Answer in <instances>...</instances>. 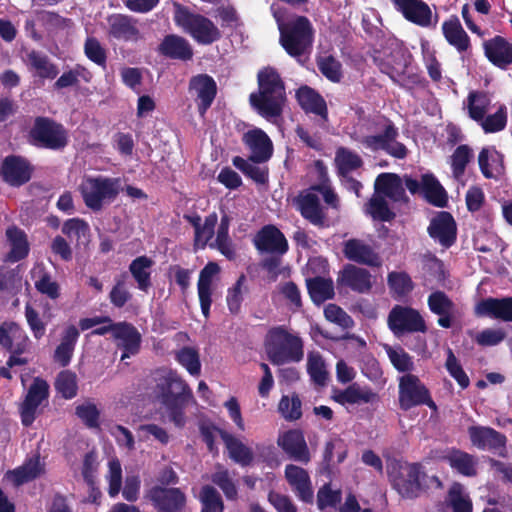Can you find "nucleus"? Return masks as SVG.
<instances>
[{
    "label": "nucleus",
    "mask_w": 512,
    "mask_h": 512,
    "mask_svg": "<svg viewBox=\"0 0 512 512\" xmlns=\"http://www.w3.org/2000/svg\"><path fill=\"white\" fill-rule=\"evenodd\" d=\"M154 393L166 408L170 420L181 428L185 425V408L192 398V390L180 375L171 369L156 370Z\"/></svg>",
    "instance_id": "1"
},
{
    "label": "nucleus",
    "mask_w": 512,
    "mask_h": 512,
    "mask_svg": "<svg viewBox=\"0 0 512 512\" xmlns=\"http://www.w3.org/2000/svg\"><path fill=\"white\" fill-rule=\"evenodd\" d=\"M258 91L249 96V103L265 119L280 117L286 98L283 79L276 68L267 66L257 74Z\"/></svg>",
    "instance_id": "2"
},
{
    "label": "nucleus",
    "mask_w": 512,
    "mask_h": 512,
    "mask_svg": "<svg viewBox=\"0 0 512 512\" xmlns=\"http://www.w3.org/2000/svg\"><path fill=\"white\" fill-rule=\"evenodd\" d=\"M267 356L274 365L299 362L303 358V342L284 326L269 329L265 339Z\"/></svg>",
    "instance_id": "3"
},
{
    "label": "nucleus",
    "mask_w": 512,
    "mask_h": 512,
    "mask_svg": "<svg viewBox=\"0 0 512 512\" xmlns=\"http://www.w3.org/2000/svg\"><path fill=\"white\" fill-rule=\"evenodd\" d=\"M27 140L30 145L51 151H63L69 144L65 126L48 116H37L30 127Z\"/></svg>",
    "instance_id": "4"
},
{
    "label": "nucleus",
    "mask_w": 512,
    "mask_h": 512,
    "mask_svg": "<svg viewBox=\"0 0 512 512\" xmlns=\"http://www.w3.org/2000/svg\"><path fill=\"white\" fill-rule=\"evenodd\" d=\"M280 44L292 57H300L312 46L314 29L306 16H296L294 19L280 25Z\"/></svg>",
    "instance_id": "5"
},
{
    "label": "nucleus",
    "mask_w": 512,
    "mask_h": 512,
    "mask_svg": "<svg viewBox=\"0 0 512 512\" xmlns=\"http://www.w3.org/2000/svg\"><path fill=\"white\" fill-rule=\"evenodd\" d=\"M392 487L404 499H416L427 492L428 475L420 463H407L390 474Z\"/></svg>",
    "instance_id": "6"
},
{
    "label": "nucleus",
    "mask_w": 512,
    "mask_h": 512,
    "mask_svg": "<svg viewBox=\"0 0 512 512\" xmlns=\"http://www.w3.org/2000/svg\"><path fill=\"white\" fill-rule=\"evenodd\" d=\"M175 22L200 45H211L222 38V33L212 20L187 8L179 9Z\"/></svg>",
    "instance_id": "7"
},
{
    "label": "nucleus",
    "mask_w": 512,
    "mask_h": 512,
    "mask_svg": "<svg viewBox=\"0 0 512 512\" xmlns=\"http://www.w3.org/2000/svg\"><path fill=\"white\" fill-rule=\"evenodd\" d=\"M119 180L108 177H89L80 185L79 190L85 205L93 210L100 211L105 200L113 201L119 194Z\"/></svg>",
    "instance_id": "8"
},
{
    "label": "nucleus",
    "mask_w": 512,
    "mask_h": 512,
    "mask_svg": "<svg viewBox=\"0 0 512 512\" xmlns=\"http://www.w3.org/2000/svg\"><path fill=\"white\" fill-rule=\"evenodd\" d=\"M377 125L382 128V132L365 136L360 142L372 151L382 150L394 158L404 159L408 150L403 143L396 141L399 133L395 124L389 118L382 117Z\"/></svg>",
    "instance_id": "9"
},
{
    "label": "nucleus",
    "mask_w": 512,
    "mask_h": 512,
    "mask_svg": "<svg viewBox=\"0 0 512 512\" xmlns=\"http://www.w3.org/2000/svg\"><path fill=\"white\" fill-rule=\"evenodd\" d=\"M399 407L408 411L414 407L426 405L436 411L437 405L426 385L417 375L407 373L399 379Z\"/></svg>",
    "instance_id": "10"
},
{
    "label": "nucleus",
    "mask_w": 512,
    "mask_h": 512,
    "mask_svg": "<svg viewBox=\"0 0 512 512\" xmlns=\"http://www.w3.org/2000/svg\"><path fill=\"white\" fill-rule=\"evenodd\" d=\"M387 325L396 337L427 331L426 322L417 309L398 304L389 311Z\"/></svg>",
    "instance_id": "11"
},
{
    "label": "nucleus",
    "mask_w": 512,
    "mask_h": 512,
    "mask_svg": "<svg viewBox=\"0 0 512 512\" xmlns=\"http://www.w3.org/2000/svg\"><path fill=\"white\" fill-rule=\"evenodd\" d=\"M471 444L479 450L490 451L501 457L507 455V437L489 426L473 425L468 428Z\"/></svg>",
    "instance_id": "12"
},
{
    "label": "nucleus",
    "mask_w": 512,
    "mask_h": 512,
    "mask_svg": "<svg viewBox=\"0 0 512 512\" xmlns=\"http://www.w3.org/2000/svg\"><path fill=\"white\" fill-rule=\"evenodd\" d=\"M147 497L157 512H183L187 504L186 494L177 487L153 486Z\"/></svg>",
    "instance_id": "13"
},
{
    "label": "nucleus",
    "mask_w": 512,
    "mask_h": 512,
    "mask_svg": "<svg viewBox=\"0 0 512 512\" xmlns=\"http://www.w3.org/2000/svg\"><path fill=\"white\" fill-rule=\"evenodd\" d=\"M457 231V223L448 211H438L427 227L429 237L445 249L456 243Z\"/></svg>",
    "instance_id": "14"
},
{
    "label": "nucleus",
    "mask_w": 512,
    "mask_h": 512,
    "mask_svg": "<svg viewBox=\"0 0 512 512\" xmlns=\"http://www.w3.org/2000/svg\"><path fill=\"white\" fill-rule=\"evenodd\" d=\"M33 172L34 166L28 159L20 155L6 156L0 166L2 179L12 187H20L28 183Z\"/></svg>",
    "instance_id": "15"
},
{
    "label": "nucleus",
    "mask_w": 512,
    "mask_h": 512,
    "mask_svg": "<svg viewBox=\"0 0 512 512\" xmlns=\"http://www.w3.org/2000/svg\"><path fill=\"white\" fill-rule=\"evenodd\" d=\"M253 244L259 252L283 256L289 250L288 241L283 232L275 225L263 226L254 236Z\"/></svg>",
    "instance_id": "16"
},
{
    "label": "nucleus",
    "mask_w": 512,
    "mask_h": 512,
    "mask_svg": "<svg viewBox=\"0 0 512 512\" xmlns=\"http://www.w3.org/2000/svg\"><path fill=\"white\" fill-rule=\"evenodd\" d=\"M31 341L25 330L14 321H4L0 324V346L13 354L28 352Z\"/></svg>",
    "instance_id": "17"
},
{
    "label": "nucleus",
    "mask_w": 512,
    "mask_h": 512,
    "mask_svg": "<svg viewBox=\"0 0 512 512\" xmlns=\"http://www.w3.org/2000/svg\"><path fill=\"white\" fill-rule=\"evenodd\" d=\"M277 444L290 459L302 464H308L311 461V453L302 430L285 431L279 436Z\"/></svg>",
    "instance_id": "18"
},
{
    "label": "nucleus",
    "mask_w": 512,
    "mask_h": 512,
    "mask_svg": "<svg viewBox=\"0 0 512 512\" xmlns=\"http://www.w3.org/2000/svg\"><path fill=\"white\" fill-rule=\"evenodd\" d=\"M242 142L251 151L249 160L253 163H265L273 155V142L267 133L260 128H254L244 133Z\"/></svg>",
    "instance_id": "19"
},
{
    "label": "nucleus",
    "mask_w": 512,
    "mask_h": 512,
    "mask_svg": "<svg viewBox=\"0 0 512 512\" xmlns=\"http://www.w3.org/2000/svg\"><path fill=\"white\" fill-rule=\"evenodd\" d=\"M337 284L356 293L366 294L373 286L372 275L367 269L348 263L338 273Z\"/></svg>",
    "instance_id": "20"
},
{
    "label": "nucleus",
    "mask_w": 512,
    "mask_h": 512,
    "mask_svg": "<svg viewBox=\"0 0 512 512\" xmlns=\"http://www.w3.org/2000/svg\"><path fill=\"white\" fill-rule=\"evenodd\" d=\"M189 91L195 92L198 113L204 117L216 98V81L208 74H198L190 79Z\"/></svg>",
    "instance_id": "21"
},
{
    "label": "nucleus",
    "mask_w": 512,
    "mask_h": 512,
    "mask_svg": "<svg viewBox=\"0 0 512 512\" xmlns=\"http://www.w3.org/2000/svg\"><path fill=\"white\" fill-rule=\"evenodd\" d=\"M49 395V386L43 379L36 378L31 384L23 403L20 406L22 424L30 426L35 420L37 408Z\"/></svg>",
    "instance_id": "22"
},
{
    "label": "nucleus",
    "mask_w": 512,
    "mask_h": 512,
    "mask_svg": "<svg viewBox=\"0 0 512 512\" xmlns=\"http://www.w3.org/2000/svg\"><path fill=\"white\" fill-rule=\"evenodd\" d=\"M284 475L299 500L304 503L313 502L314 491L307 470L294 464H288L285 467Z\"/></svg>",
    "instance_id": "23"
},
{
    "label": "nucleus",
    "mask_w": 512,
    "mask_h": 512,
    "mask_svg": "<svg viewBox=\"0 0 512 512\" xmlns=\"http://www.w3.org/2000/svg\"><path fill=\"white\" fill-rule=\"evenodd\" d=\"M297 209L301 216L311 224L323 227L326 221V214L312 186L301 192L296 198Z\"/></svg>",
    "instance_id": "24"
},
{
    "label": "nucleus",
    "mask_w": 512,
    "mask_h": 512,
    "mask_svg": "<svg viewBox=\"0 0 512 512\" xmlns=\"http://www.w3.org/2000/svg\"><path fill=\"white\" fill-rule=\"evenodd\" d=\"M474 313L477 317H489L512 322V296L484 298L476 304Z\"/></svg>",
    "instance_id": "25"
},
{
    "label": "nucleus",
    "mask_w": 512,
    "mask_h": 512,
    "mask_svg": "<svg viewBox=\"0 0 512 512\" xmlns=\"http://www.w3.org/2000/svg\"><path fill=\"white\" fill-rule=\"evenodd\" d=\"M342 252L344 257L349 261L371 267L381 265L379 255L374 251L372 246L361 239L351 238L345 241L343 243Z\"/></svg>",
    "instance_id": "26"
},
{
    "label": "nucleus",
    "mask_w": 512,
    "mask_h": 512,
    "mask_svg": "<svg viewBox=\"0 0 512 512\" xmlns=\"http://www.w3.org/2000/svg\"><path fill=\"white\" fill-rule=\"evenodd\" d=\"M114 339L118 341L117 346L122 350L121 359L136 355L141 348V334L137 328L128 322H117Z\"/></svg>",
    "instance_id": "27"
},
{
    "label": "nucleus",
    "mask_w": 512,
    "mask_h": 512,
    "mask_svg": "<svg viewBox=\"0 0 512 512\" xmlns=\"http://www.w3.org/2000/svg\"><path fill=\"white\" fill-rule=\"evenodd\" d=\"M220 266L216 262H208L199 273L197 291L202 314L205 319L210 316V307L212 304V282L213 278L219 274Z\"/></svg>",
    "instance_id": "28"
},
{
    "label": "nucleus",
    "mask_w": 512,
    "mask_h": 512,
    "mask_svg": "<svg viewBox=\"0 0 512 512\" xmlns=\"http://www.w3.org/2000/svg\"><path fill=\"white\" fill-rule=\"evenodd\" d=\"M486 58L496 67L506 70L512 64V43L495 36L483 43Z\"/></svg>",
    "instance_id": "29"
},
{
    "label": "nucleus",
    "mask_w": 512,
    "mask_h": 512,
    "mask_svg": "<svg viewBox=\"0 0 512 512\" xmlns=\"http://www.w3.org/2000/svg\"><path fill=\"white\" fill-rule=\"evenodd\" d=\"M296 100L306 114H314L328 120V108L324 97L315 89L302 85L296 90Z\"/></svg>",
    "instance_id": "30"
},
{
    "label": "nucleus",
    "mask_w": 512,
    "mask_h": 512,
    "mask_svg": "<svg viewBox=\"0 0 512 512\" xmlns=\"http://www.w3.org/2000/svg\"><path fill=\"white\" fill-rule=\"evenodd\" d=\"M450 468L464 477H476L478 474V458L458 448H450L443 456Z\"/></svg>",
    "instance_id": "31"
},
{
    "label": "nucleus",
    "mask_w": 512,
    "mask_h": 512,
    "mask_svg": "<svg viewBox=\"0 0 512 512\" xmlns=\"http://www.w3.org/2000/svg\"><path fill=\"white\" fill-rule=\"evenodd\" d=\"M45 472V466L40 461V456L34 455L24 461V463L6 473V478L14 487H20L23 484L31 482L40 477Z\"/></svg>",
    "instance_id": "32"
},
{
    "label": "nucleus",
    "mask_w": 512,
    "mask_h": 512,
    "mask_svg": "<svg viewBox=\"0 0 512 512\" xmlns=\"http://www.w3.org/2000/svg\"><path fill=\"white\" fill-rule=\"evenodd\" d=\"M158 52L169 59L189 61L193 49L187 39L176 34L166 35L158 46Z\"/></svg>",
    "instance_id": "33"
},
{
    "label": "nucleus",
    "mask_w": 512,
    "mask_h": 512,
    "mask_svg": "<svg viewBox=\"0 0 512 512\" xmlns=\"http://www.w3.org/2000/svg\"><path fill=\"white\" fill-rule=\"evenodd\" d=\"M374 62L394 83H399L398 78L405 74L408 67L406 52L400 48L393 49L384 58L375 57Z\"/></svg>",
    "instance_id": "34"
},
{
    "label": "nucleus",
    "mask_w": 512,
    "mask_h": 512,
    "mask_svg": "<svg viewBox=\"0 0 512 512\" xmlns=\"http://www.w3.org/2000/svg\"><path fill=\"white\" fill-rule=\"evenodd\" d=\"M109 34L117 40L125 42L137 41L140 38V31L137 27V20L124 14H115L109 17Z\"/></svg>",
    "instance_id": "35"
},
{
    "label": "nucleus",
    "mask_w": 512,
    "mask_h": 512,
    "mask_svg": "<svg viewBox=\"0 0 512 512\" xmlns=\"http://www.w3.org/2000/svg\"><path fill=\"white\" fill-rule=\"evenodd\" d=\"M430 311L438 315L437 324L442 328H450L452 326V314L455 308L454 302L448 295L440 290L432 292L427 299Z\"/></svg>",
    "instance_id": "36"
},
{
    "label": "nucleus",
    "mask_w": 512,
    "mask_h": 512,
    "mask_svg": "<svg viewBox=\"0 0 512 512\" xmlns=\"http://www.w3.org/2000/svg\"><path fill=\"white\" fill-rule=\"evenodd\" d=\"M375 191L384 194L394 202H407L402 180L395 173H382L375 180Z\"/></svg>",
    "instance_id": "37"
},
{
    "label": "nucleus",
    "mask_w": 512,
    "mask_h": 512,
    "mask_svg": "<svg viewBox=\"0 0 512 512\" xmlns=\"http://www.w3.org/2000/svg\"><path fill=\"white\" fill-rule=\"evenodd\" d=\"M442 33L445 40L459 53L466 52L470 48V38L456 15L450 16L442 23Z\"/></svg>",
    "instance_id": "38"
},
{
    "label": "nucleus",
    "mask_w": 512,
    "mask_h": 512,
    "mask_svg": "<svg viewBox=\"0 0 512 512\" xmlns=\"http://www.w3.org/2000/svg\"><path fill=\"white\" fill-rule=\"evenodd\" d=\"M218 432L228 450L229 457L242 467L250 466L254 460L251 448L225 430L219 429Z\"/></svg>",
    "instance_id": "39"
},
{
    "label": "nucleus",
    "mask_w": 512,
    "mask_h": 512,
    "mask_svg": "<svg viewBox=\"0 0 512 512\" xmlns=\"http://www.w3.org/2000/svg\"><path fill=\"white\" fill-rule=\"evenodd\" d=\"M377 398V394L368 387H360L357 383L349 385L344 390L335 392L333 399L341 404H367L373 402Z\"/></svg>",
    "instance_id": "40"
},
{
    "label": "nucleus",
    "mask_w": 512,
    "mask_h": 512,
    "mask_svg": "<svg viewBox=\"0 0 512 512\" xmlns=\"http://www.w3.org/2000/svg\"><path fill=\"white\" fill-rule=\"evenodd\" d=\"M423 198L431 205L436 207H446L448 204V196L444 187L438 179L431 173L422 175V192Z\"/></svg>",
    "instance_id": "41"
},
{
    "label": "nucleus",
    "mask_w": 512,
    "mask_h": 512,
    "mask_svg": "<svg viewBox=\"0 0 512 512\" xmlns=\"http://www.w3.org/2000/svg\"><path fill=\"white\" fill-rule=\"evenodd\" d=\"M306 287L311 301L316 305H321L335 296L334 283L332 278L315 276L306 279Z\"/></svg>",
    "instance_id": "42"
},
{
    "label": "nucleus",
    "mask_w": 512,
    "mask_h": 512,
    "mask_svg": "<svg viewBox=\"0 0 512 512\" xmlns=\"http://www.w3.org/2000/svg\"><path fill=\"white\" fill-rule=\"evenodd\" d=\"M6 236L10 242L11 249L5 260L14 263L25 259L30 251L25 232L18 227L13 226L7 229Z\"/></svg>",
    "instance_id": "43"
},
{
    "label": "nucleus",
    "mask_w": 512,
    "mask_h": 512,
    "mask_svg": "<svg viewBox=\"0 0 512 512\" xmlns=\"http://www.w3.org/2000/svg\"><path fill=\"white\" fill-rule=\"evenodd\" d=\"M334 452H336L337 464L343 463L347 458L348 450L342 439H330L325 443L320 468L322 474L330 475L332 473L334 467Z\"/></svg>",
    "instance_id": "44"
},
{
    "label": "nucleus",
    "mask_w": 512,
    "mask_h": 512,
    "mask_svg": "<svg viewBox=\"0 0 512 512\" xmlns=\"http://www.w3.org/2000/svg\"><path fill=\"white\" fill-rule=\"evenodd\" d=\"M154 262L148 256H138L129 265V271L137 283L139 290L148 292L152 286L151 268Z\"/></svg>",
    "instance_id": "45"
},
{
    "label": "nucleus",
    "mask_w": 512,
    "mask_h": 512,
    "mask_svg": "<svg viewBox=\"0 0 512 512\" xmlns=\"http://www.w3.org/2000/svg\"><path fill=\"white\" fill-rule=\"evenodd\" d=\"M62 233L77 245H86L90 238V226L81 218L67 219L62 225Z\"/></svg>",
    "instance_id": "46"
},
{
    "label": "nucleus",
    "mask_w": 512,
    "mask_h": 512,
    "mask_svg": "<svg viewBox=\"0 0 512 512\" xmlns=\"http://www.w3.org/2000/svg\"><path fill=\"white\" fill-rule=\"evenodd\" d=\"M32 277L36 278L34 282L35 289L42 295L51 300H56L61 295L60 285L52 279L51 274L43 267L33 271Z\"/></svg>",
    "instance_id": "47"
},
{
    "label": "nucleus",
    "mask_w": 512,
    "mask_h": 512,
    "mask_svg": "<svg viewBox=\"0 0 512 512\" xmlns=\"http://www.w3.org/2000/svg\"><path fill=\"white\" fill-rule=\"evenodd\" d=\"M335 163L339 176H347L362 167L363 160L356 152L346 147H339L336 150Z\"/></svg>",
    "instance_id": "48"
},
{
    "label": "nucleus",
    "mask_w": 512,
    "mask_h": 512,
    "mask_svg": "<svg viewBox=\"0 0 512 512\" xmlns=\"http://www.w3.org/2000/svg\"><path fill=\"white\" fill-rule=\"evenodd\" d=\"M29 66L36 70L37 75L43 79H54L59 70L57 66L49 61V58L35 50L27 54Z\"/></svg>",
    "instance_id": "49"
},
{
    "label": "nucleus",
    "mask_w": 512,
    "mask_h": 512,
    "mask_svg": "<svg viewBox=\"0 0 512 512\" xmlns=\"http://www.w3.org/2000/svg\"><path fill=\"white\" fill-rule=\"evenodd\" d=\"M402 15L407 21L420 27H429L432 24V11L423 0H416Z\"/></svg>",
    "instance_id": "50"
},
{
    "label": "nucleus",
    "mask_w": 512,
    "mask_h": 512,
    "mask_svg": "<svg viewBox=\"0 0 512 512\" xmlns=\"http://www.w3.org/2000/svg\"><path fill=\"white\" fill-rule=\"evenodd\" d=\"M218 222V216L215 212L210 213L204 219V223L194 231L193 248L194 250L204 249L209 241L215 235V227Z\"/></svg>",
    "instance_id": "51"
},
{
    "label": "nucleus",
    "mask_w": 512,
    "mask_h": 512,
    "mask_svg": "<svg viewBox=\"0 0 512 512\" xmlns=\"http://www.w3.org/2000/svg\"><path fill=\"white\" fill-rule=\"evenodd\" d=\"M199 501L201 503L200 512H224L225 505L223 499L214 486H202L199 493Z\"/></svg>",
    "instance_id": "52"
},
{
    "label": "nucleus",
    "mask_w": 512,
    "mask_h": 512,
    "mask_svg": "<svg viewBox=\"0 0 512 512\" xmlns=\"http://www.w3.org/2000/svg\"><path fill=\"white\" fill-rule=\"evenodd\" d=\"M245 274H241L236 282L228 288L226 295V303L231 314L237 315L241 311L244 293L248 291Z\"/></svg>",
    "instance_id": "53"
},
{
    "label": "nucleus",
    "mask_w": 512,
    "mask_h": 512,
    "mask_svg": "<svg viewBox=\"0 0 512 512\" xmlns=\"http://www.w3.org/2000/svg\"><path fill=\"white\" fill-rule=\"evenodd\" d=\"M387 283L393 295L399 298L407 296L414 289L412 278L404 271L390 272L387 276Z\"/></svg>",
    "instance_id": "54"
},
{
    "label": "nucleus",
    "mask_w": 512,
    "mask_h": 512,
    "mask_svg": "<svg viewBox=\"0 0 512 512\" xmlns=\"http://www.w3.org/2000/svg\"><path fill=\"white\" fill-rule=\"evenodd\" d=\"M232 164L240 170L246 177L252 179L258 184H265L268 181V169L256 166L248 159L240 156H235L232 159Z\"/></svg>",
    "instance_id": "55"
},
{
    "label": "nucleus",
    "mask_w": 512,
    "mask_h": 512,
    "mask_svg": "<svg viewBox=\"0 0 512 512\" xmlns=\"http://www.w3.org/2000/svg\"><path fill=\"white\" fill-rule=\"evenodd\" d=\"M444 366L449 375L457 382L462 390L470 386V379L467 373L450 347L446 349V361Z\"/></svg>",
    "instance_id": "56"
},
{
    "label": "nucleus",
    "mask_w": 512,
    "mask_h": 512,
    "mask_svg": "<svg viewBox=\"0 0 512 512\" xmlns=\"http://www.w3.org/2000/svg\"><path fill=\"white\" fill-rule=\"evenodd\" d=\"M211 481L222 490L228 500L234 501L238 498L236 484L230 477L228 469L219 465L216 472L211 475Z\"/></svg>",
    "instance_id": "57"
},
{
    "label": "nucleus",
    "mask_w": 512,
    "mask_h": 512,
    "mask_svg": "<svg viewBox=\"0 0 512 512\" xmlns=\"http://www.w3.org/2000/svg\"><path fill=\"white\" fill-rule=\"evenodd\" d=\"M467 100L469 117L476 122L483 120L490 102L487 95L484 92L472 91Z\"/></svg>",
    "instance_id": "58"
},
{
    "label": "nucleus",
    "mask_w": 512,
    "mask_h": 512,
    "mask_svg": "<svg viewBox=\"0 0 512 512\" xmlns=\"http://www.w3.org/2000/svg\"><path fill=\"white\" fill-rule=\"evenodd\" d=\"M55 389L65 399L74 398L78 391L76 374L70 370L61 371L56 378Z\"/></svg>",
    "instance_id": "59"
},
{
    "label": "nucleus",
    "mask_w": 512,
    "mask_h": 512,
    "mask_svg": "<svg viewBox=\"0 0 512 512\" xmlns=\"http://www.w3.org/2000/svg\"><path fill=\"white\" fill-rule=\"evenodd\" d=\"M279 412L287 421H296L302 417V402L299 395L294 393L291 397L282 396L278 405Z\"/></svg>",
    "instance_id": "60"
},
{
    "label": "nucleus",
    "mask_w": 512,
    "mask_h": 512,
    "mask_svg": "<svg viewBox=\"0 0 512 512\" xmlns=\"http://www.w3.org/2000/svg\"><path fill=\"white\" fill-rule=\"evenodd\" d=\"M176 360L193 376H197L201 371V362L198 351L189 346L182 347L176 353Z\"/></svg>",
    "instance_id": "61"
},
{
    "label": "nucleus",
    "mask_w": 512,
    "mask_h": 512,
    "mask_svg": "<svg viewBox=\"0 0 512 512\" xmlns=\"http://www.w3.org/2000/svg\"><path fill=\"white\" fill-rule=\"evenodd\" d=\"M84 54L94 64L106 69L107 51L95 37H87L84 43Z\"/></svg>",
    "instance_id": "62"
},
{
    "label": "nucleus",
    "mask_w": 512,
    "mask_h": 512,
    "mask_svg": "<svg viewBox=\"0 0 512 512\" xmlns=\"http://www.w3.org/2000/svg\"><path fill=\"white\" fill-rule=\"evenodd\" d=\"M368 213L374 220L390 222L396 214L389 208L387 201L380 196H373L368 203Z\"/></svg>",
    "instance_id": "63"
},
{
    "label": "nucleus",
    "mask_w": 512,
    "mask_h": 512,
    "mask_svg": "<svg viewBox=\"0 0 512 512\" xmlns=\"http://www.w3.org/2000/svg\"><path fill=\"white\" fill-rule=\"evenodd\" d=\"M447 500L452 512H472V502L463 495L462 485L459 483H454L450 487Z\"/></svg>",
    "instance_id": "64"
}]
</instances>
